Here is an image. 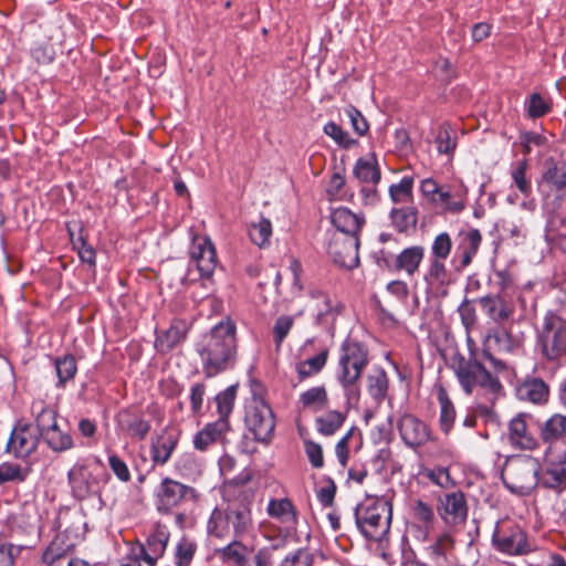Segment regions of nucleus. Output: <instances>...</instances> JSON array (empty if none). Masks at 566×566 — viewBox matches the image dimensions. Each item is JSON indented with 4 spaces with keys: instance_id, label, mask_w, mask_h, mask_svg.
Here are the masks:
<instances>
[{
    "instance_id": "obj_1",
    "label": "nucleus",
    "mask_w": 566,
    "mask_h": 566,
    "mask_svg": "<svg viewBox=\"0 0 566 566\" xmlns=\"http://www.w3.org/2000/svg\"><path fill=\"white\" fill-rule=\"evenodd\" d=\"M195 349L207 377H213L233 365L237 354L235 325L224 319L205 333L195 344Z\"/></svg>"
},
{
    "instance_id": "obj_2",
    "label": "nucleus",
    "mask_w": 566,
    "mask_h": 566,
    "mask_svg": "<svg viewBox=\"0 0 566 566\" xmlns=\"http://www.w3.org/2000/svg\"><path fill=\"white\" fill-rule=\"evenodd\" d=\"M355 521L358 530L367 539L379 542L389 532L391 507L385 500L366 499L356 506Z\"/></svg>"
},
{
    "instance_id": "obj_3",
    "label": "nucleus",
    "mask_w": 566,
    "mask_h": 566,
    "mask_svg": "<svg viewBox=\"0 0 566 566\" xmlns=\"http://www.w3.org/2000/svg\"><path fill=\"white\" fill-rule=\"evenodd\" d=\"M541 464L531 455L509 458L502 470L504 485L515 494H530L539 484Z\"/></svg>"
},
{
    "instance_id": "obj_4",
    "label": "nucleus",
    "mask_w": 566,
    "mask_h": 566,
    "mask_svg": "<svg viewBox=\"0 0 566 566\" xmlns=\"http://www.w3.org/2000/svg\"><path fill=\"white\" fill-rule=\"evenodd\" d=\"M199 496L195 488L168 476L161 479L153 494L155 509L160 515L186 510L188 505L197 504Z\"/></svg>"
},
{
    "instance_id": "obj_5",
    "label": "nucleus",
    "mask_w": 566,
    "mask_h": 566,
    "mask_svg": "<svg viewBox=\"0 0 566 566\" xmlns=\"http://www.w3.org/2000/svg\"><path fill=\"white\" fill-rule=\"evenodd\" d=\"M542 356L547 361L559 363L566 358V318L547 312L537 335Z\"/></svg>"
},
{
    "instance_id": "obj_6",
    "label": "nucleus",
    "mask_w": 566,
    "mask_h": 566,
    "mask_svg": "<svg viewBox=\"0 0 566 566\" xmlns=\"http://www.w3.org/2000/svg\"><path fill=\"white\" fill-rule=\"evenodd\" d=\"M452 368L462 389L469 395L476 387L485 389L493 395L502 390L500 380L476 359H467L459 355L453 358Z\"/></svg>"
},
{
    "instance_id": "obj_7",
    "label": "nucleus",
    "mask_w": 566,
    "mask_h": 566,
    "mask_svg": "<svg viewBox=\"0 0 566 566\" xmlns=\"http://www.w3.org/2000/svg\"><path fill=\"white\" fill-rule=\"evenodd\" d=\"M69 482L73 495L78 500L99 494L111 476L99 461L95 463H75L69 471Z\"/></svg>"
},
{
    "instance_id": "obj_8",
    "label": "nucleus",
    "mask_w": 566,
    "mask_h": 566,
    "mask_svg": "<svg viewBox=\"0 0 566 566\" xmlns=\"http://www.w3.org/2000/svg\"><path fill=\"white\" fill-rule=\"evenodd\" d=\"M367 364L368 349L355 339H345L339 352L337 379L346 390L357 382Z\"/></svg>"
},
{
    "instance_id": "obj_9",
    "label": "nucleus",
    "mask_w": 566,
    "mask_h": 566,
    "mask_svg": "<svg viewBox=\"0 0 566 566\" xmlns=\"http://www.w3.org/2000/svg\"><path fill=\"white\" fill-rule=\"evenodd\" d=\"M244 422L258 442L269 444L276 426L272 408L259 397L253 396L245 406Z\"/></svg>"
},
{
    "instance_id": "obj_10",
    "label": "nucleus",
    "mask_w": 566,
    "mask_h": 566,
    "mask_svg": "<svg viewBox=\"0 0 566 566\" xmlns=\"http://www.w3.org/2000/svg\"><path fill=\"white\" fill-rule=\"evenodd\" d=\"M492 544L496 551L507 555H522L528 552L524 531L510 518H503L496 523Z\"/></svg>"
},
{
    "instance_id": "obj_11",
    "label": "nucleus",
    "mask_w": 566,
    "mask_h": 566,
    "mask_svg": "<svg viewBox=\"0 0 566 566\" xmlns=\"http://www.w3.org/2000/svg\"><path fill=\"white\" fill-rule=\"evenodd\" d=\"M468 504L464 493L454 491L438 499L437 512L446 528L459 532L468 518Z\"/></svg>"
},
{
    "instance_id": "obj_12",
    "label": "nucleus",
    "mask_w": 566,
    "mask_h": 566,
    "mask_svg": "<svg viewBox=\"0 0 566 566\" xmlns=\"http://www.w3.org/2000/svg\"><path fill=\"white\" fill-rule=\"evenodd\" d=\"M358 248V235L333 233L327 252L334 263L350 270L359 264Z\"/></svg>"
},
{
    "instance_id": "obj_13",
    "label": "nucleus",
    "mask_w": 566,
    "mask_h": 566,
    "mask_svg": "<svg viewBox=\"0 0 566 566\" xmlns=\"http://www.w3.org/2000/svg\"><path fill=\"white\" fill-rule=\"evenodd\" d=\"M397 429L403 443L415 451L433 440L429 426L411 413L399 417Z\"/></svg>"
},
{
    "instance_id": "obj_14",
    "label": "nucleus",
    "mask_w": 566,
    "mask_h": 566,
    "mask_svg": "<svg viewBox=\"0 0 566 566\" xmlns=\"http://www.w3.org/2000/svg\"><path fill=\"white\" fill-rule=\"evenodd\" d=\"M482 243V234L478 229L461 230L455 238V251L452 264L455 271H463L468 268L478 254Z\"/></svg>"
},
{
    "instance_id": "obj_15",
    "label": "nucleus",
    "mask_w": 566,
    "mask_h": 566,
    "mask_svg": "<svg viewBox=\"0 0 566 566\" xmlns=\"http://www.w3.org/2000/svg\"><path fill=\"white\" fill-rule=\"evenodd\" d=\"M170 539L169 527L161 522H156L149 530L145 543H142L147 566H156L168 546Z\"/></svg>"
},
{
    "instance_id": "obj_16",
    "label": "nucleus",
    "mask_w": 566,
    "mask_h": 566,
    "mask_svg": "<svg viewBox=\"0 0 566 566\" xmlns=\"http://www.w3.org/2000/svg\"><path fill=\"white\" fill-rule=\"evenodd\" d=\"M532 417L521 412L509 422L507 438L510 444L520 450H534L538 446V440L532 431L528 421Z\"/></svg>"
},
{
    "instance_id": "obj_17",
    "label": "nucleus",
    "mask_w": 566,
    "mask_h": 566,
    "mask_svg": "<svg viewBox=\"0 0 566 566\" xmlns=\"http://www.w3.org/2000/svg\"><path fill=\"white\" fill-rule=\"evenodd\" d=\"M190 256L202 277H210L213 274L217 268V254L214 245L208 237H193Z\"/></svg>"
},
{
    "instance_id": "obj_18",
    "label": "nucleus",
    "mask_w": 566,
    "mask_h": 566,
    "mask_svg": "<svg viewBox=\"0 0 566 566\" xmlns=\"http://www.w3.org/2000/svg\"><path fill=\"white\" fill-rule=\"evenodd\" d=\"M39 443V434L29 424H18L13 428L9 438L7 449L18 458H25L35 451Z\"/></svg>"
},
{
    "instance_id": "obj_19",
    "label": "nucleus",
    "mask_w": 566,
    "mask_h": 566,
    "mask_svg": "<svg viewBox=\"0 0 566 566\" xmlns=\"http://www.w3.org/2000/svg\"><path fill=\"white\" fill-rule=\"evenodd\" d=\"M455 531L446 528L426 548L429 559L434 566L449 565L454 559V534Z\"/></svg>"
},
{
    "instance_id": "obj_20",
    "label": "nucleus",
    "mask_w": 566,
    "mask_h": 566,
    "mask_svg": "<svg viewBox=\"0 0 566 566\" xmlns=\"http://www.w3.org/2000/svg\"><path fill=\"white\" fill-rule=\"evenodd\" d=\"M227 509L234 539H242L253 531L251 509L244 503H229Z\"/></svg>"
},
{
    "instance_id": "obj_21",
    "label": "nucleus",
    "mask_w": 566,
    "mask_h": 566,
    "mask_svg": "<svg viewBox=\"0 0 566 566\" xmlns=\"http://www.w3.org/2000/svg\"><path fill=\"white\" fill-rule=\"evenodd\" d=\"M188 331L189 324L187 321L180 318L174 319L169 328L157 333L155 340L156 349L159 353L170 352L186 339Z\"/></svg>"
},
{
    "instance_id": "obj_22",
    "label": "nucleus",
    "mask_w": 566,
    "mask_h": 566,
    "mask_svg": "<svg viewBox=\"0 0 566 566\" xmlns=\"http://www.w3.org/2000/svg\"><path fill=\"white\" fill-rule=\"evenodd\" d=\"M230 430L228 420L218 419L207 423L193 437V447L199 451H207L211 446L222 442L226 433Z\"/></svg>"
},
{
    "instance_id": "obj_23",
    "label": "nucleus",
    "mask_w": 566,
    "mask_h": 566,
    "mask_svg": "<svg viewBox=\"0 0 566 566\" xmlns=\"http://www.w3.org/2000/svg\"><path fill=\"white\" fill-rule=\"evenodd\" d=\"M117 427L122 433L136 441L144 440L150 430L149 421L128 410L118 413Z\"/></svg>"
},
{
    "instance_id": "obj_24",
    "label": "nucleus",
    "mask_w": 566,
    "mask_h": 566,
    "mask_svg": "<svg viewBox=\"0 0 566 566\" xmlns=\"http://www.w3.org/2000/svg\"><path fill=\"white\" fill-rule=\"evenodd\" d=\"M266 513L271 518L283 524L287 531H294L297 526V510L287 497L271 499L266 507Z\"/></svg>"
},
{
    "instance_id": "obj_25",
    "label": "nucleus",
    "mask_w": 566,
    "mask_h": 566,
    "mask_svg": "<svg viewBox=\"0 0 566 566\" xmlns=\"http://www.w3.org/2000/svg\"><path fill=\"white\" fill-rule=\"evenodd\" d=\"M516 397L522 401L543 405L548 400L549 388L543 379L530 377L516 387Z\"/></svg>"
},
{
    "instance_id": "obj_26",
    "label": "nucleus",
    "mask_w": 566,
    "mask_h": 566,
    "mask_svg": "<svg viewBox=\"0 0 566 566\" xmlns=\"http://www.w3.org/2000/svg\"><path fill=\"white\" fill-rule=\"evenodd\" d=\"M423 258L424 248L422 245L408 247L395 258L394 270L412 276L418 272Z\"/></svg>"
},
{
    "instance_id": "obj_27",
    "label": "nucleus",
    "mask_w": 566,
    "mask_h": 566,
    "mask_svg": "<svg viewBox=\"0 0 566 566\" xmlns=\"http://www.w3.org/2000/svg\"><path fill=\"white\" fill-rule=\"evenodd\" d=\"M541 187L556 191L566 187V160L547 159L545 161Z\"/></svg>"
},
{
    "instance_id": "obj_28",
    "label": "nucleus",
    "mask_w": 566,
    "mask_h": 566,
    "mask_svg": "<svg viewBox=\"0 0 566 566\" xmlns=\"http://www.w3.org/2000/svg\"><path fill=\"white\" fill-rule=\"evenodd\" d=\"M331 221L336 228L335 233L358 235L364 219L353 213L348 208H336L332 211Z\"/></svg>"
},
{
    "instance_id": "obj_29",
    "label": "nucleus",
    "mask_w": 566,
    "mask_h": 566,
    "mask_svg": "<svg viewBox=\"0 0 566 566\" xmlns=\"http://www.w3.org/2000/svg\"><path fill=\"white\" fill-rule=\"evenodd\" d=\"M252 549L242 543V539H233L224 547L217 551L221 562L228 566H251L249 554Z\"/></svg>"
},
{
    "instance_id": "obj_30",
    "label": "nucleus",
    "mask_w": 566,
    "mask_h": 566,
    "mask_svg": "<svg viewBox=\"0 0 566 566\" xmlns=\"http://www.w3.org/2000/svg\"><path fill=\"white\" fill-rule=\"evenodd\" d=\"M467 191L461 188L441 187L431 202L446 211L461 212L465 208Z\"/></svg>"
},
{
    "instance_id": "obj_31",
    "label": "nucleus",
    "mask_w": 566,
    "mask_h": 566,
    "mask_svg": "<svg viewBox=\"0 0 566 566\" xmlns=\"http://www.w3.org/2000/svg\"><path fill=\"white\" fill-rule=\"evenodd\" d=\"M539 484L553 490L566 488V451L558 460H552L546 471L539 476Z\"/></svg>"
},
{
    "instance_id": "obj_32",
    "label": "nucleus",
    "mask_w": 566,
    "mask_h": 566,
    "mask_svg": "<svg viewBox=\"0 0 566 566\" xmlns=\"http://www.w3.org/2000/svg\"><path fill=\"white\" fill-rule=\"evenodd\" d=\"M313 298L316 300V322L321 325L333 324L340 312V306L323 292H313Z\"/></svg>"
},
{
    "instance_id": "obj_33",
    "label": "nucleus",
    "mask_w": 566,
    "mask_h": 566,
    "mask_svg": "<svg viewBox=\"0 0 566 566\" xmlns=\"http://www.w3.org/2000/svg\"><path fill=\"white\" fill-rule=\"evenodd\" d=\"M412 512L415 520L422 524V526L418 528L416 538L418 541L426 542L428 541L430 531L436 522L433 509L422 500H416L413 502Z\"/></svg>"
},
{
    "instance_id": "obj_34",
    "label": "nucleus",
    "mask_w": 566,
    "mask_h": 566,
    "mask_svg": "<svg viewBox=\"0 0 566 566\" xmlns=\"http://www.w3.org/2000/svg\"><path fill=\"white\" fill-rule=\"evenodd\" d=\"M353 174L359 182L367 185H377L381 179V172L374 155L359 158L354 166Z\"/></svg>"
},
{
    "instance_id": "obj_35",
    "label": "nucleus",
    "mask_w": 566,
    "mask_h": 566,
    "mask_svg": "<svg viewBox=\"0 0 566 566\" xmlns=\"http://www.w3.org/2000/svg\"><path fill=\"white\" fill-rule=\"evenodd\" d=\"M485 314L496 323L509 319L513 314V308L502 297L486 295L479 300Z\"/></svg>"
},
{
    "instance_id": "obj_36",
    "label": "nucleus",
    "mask_w": 566,
    "mask_h": 566,
    "mask_svg": "<svg viewBox=\"0 0 566 566\" xmlns=\"http://www.w3.org/2000/svg\"><path fill=\"white\" fill-rule=\"evenodd\" d=\"M178 443V434L174 432H165L158 437L157 441L153 443L150 453L154 463L164 465L168 462Z\"/></svg>"
},
{
    "instance_id": "obj_37",
    "label": "nucleus",
    "mask_w": 566,
    "mask_h": 566,
    "mask_svg": "<svg viewBox=\"0 0 566 566\" xmlns=\"http://www.w3.org/2000/svg\"><path fill=\"white\" fill-rule=\"evenodd\" d=\"M32 412L35 418L36 432L42 436L57 424V412L54 408L46 406L43 401H34Z\"/></svg>"
},
{
    "instance_id": "obj_38",
    "label": "nucleus",
    "mask_w": 566,
    "mask_h": 566,
    "mask_svg": "<svg viewBox=\"0 0 566 566\" xmlns=\"http://www.w3.org/2000/svg\"><path fill=\"white\" fill-rule=\"evenodd\" d=\"M541 438L546 443L560 440L566 434V416L555 413L549 417L539 428Z\"/></svg>"
},
{
    "instance_id": "obj_39",
    "label": "nucleus",
    "mask_w": 566,
    "mask_h": 566,
    "mask_svg": "<svg viewBox=\"0 0 566 566\" xmlns=\"http://www.w3.org/2000/svg\"><path fill=\"white\" fill-rule=\"evenodd\" d=\"M437 399L440 405L439 427L443 433L448 434L455 420V408L443 387H439Z\"/></svg>"
},
{
    "instance_id": "obj_40",
    "label": "nucleus",
    "mask_w": 566,
    "mask_h": 566,
    "mask_svg": "<svg viewBox=\"0 0 566 566\" xmlns=\"http://www.w3.org/2000/svg\"><path fill=\"white\" fill-rule=\"evenodd\" d=\"M328 349L324 348L315 356L301 360L295 364V371L300 380L310 378L318 374L327 363Z\"/></svg>"
},
{
    "instance_id": "obj_41",
    "label": "nucleus",
    "mask_w": 566,
    "mask_h": 566,
    "mask_svg": "<svg viewBox=\"0 0 566 566\" xmlns=\"http://www.w3.org/2000/svg\"><path fill=\"white\" fill-rule=\"evenodd\" d=\"M71 548L72 546L65 543L63 536H55L42 554L43 564L46 566H60L61 562L71 552Z\"/></svg>"
},
{
    "instance_id": "obj_42",
    "label": "nucleus",
    "mask_w": 566,
    "mask_h": 566,
    "mask_svg": "<svg viewBox=\"0 0 566 566\" xmlns=\"http://www.w3.org/2000/svg\"><path fill=\"white\" fill-rule=\"evenodd\" d=\"M447 259H437L430 256L429 265L424 274V280L432 285L447 286L451 283L450 272L446 265Z\"/></svg>"
},
{
    "instance_id": "obj_43",
    "label": "nucleus",
    "mask_w": 566,
    "mask_h": 566,
    "mask_svg": "<svg viewBox=\"0 0 566 566\" xmlns=\"http://www.w3.org/2000/svg\"><path fill=\"white\" fill-rule=\"evenodd\" d=\"M42 439L48 444V447L54 452H64L73 448V439L72 436L62 430L59 423L43 433Z\"/></svg>"
},
{
    "instance_id": "obj_44",
    "label": "nucleus",
    "mask_w": 566,
    "mask_h": 566,
    "mask_svg": "<svg viewBox=\"0 0 566 566\" xmlns=\"http://www.w3.org/2000/svg\"><path fill=\"white\" fill-rule=\"evenodd\" d=\"M367 391L377 403L384 401L388 392V377L384 369H375L368 375Z\"/></svg>"
},
{
    "instance_id": "obj_45",
    "label": "nucleus",
    "mask_w": 566,
    "mask_h": 566,
    "mask_svg": "<svg viewBox=\"0 0 566 566\" xmlns=\"http://www.w3.org/2000/svg\"><path fill=\"white\" fill-rule=\"evenodd\" d=\"M248 233L252 243L261 249L266 248L271 242L272 223L269 219L262 217L258 222L248 226Z\"/></svg>"
},
{
    "instance_id": "obj_46",
    "label": "nucleus",
    "mask_w": 566,
    "mask_h": 566,
    "mask_svg": "<svg viewBox=\"0 0 566 566\" xmlns=\"http://www.w3.org/2000/svg\"><path fill=\"white\" fill-rule=\"evenodd\" d=\"M210 536L224 538L231 533L227 509H214L207 524Z\"/></svg>"
},
{
    "instance_id": "obj_47",
    "label": "nucleus",
    "mask_w": 566,
    "mask_h": 566,
    "mask_svg": "<svg viewBox=\"0 0 566 566\" xmlns=\"http://www.w3.org/2000/svg\"><path fill=\"white\" fill-rule=\"evenodd\" d=\"M345 419L346 415L340 411H327L326 413L316 418V429L322 436H333L343 426Z\"/></svg>"
},
{
    "instance_id": "obj_48",
    "label": "nucleus",
    "mask_w": 566,
    "mask_h": 566,
    "mask_svg": "<svg viewBox=\"0 0 566 566\" xmlns=\"http://www.w3.org/2000/svg\"><path fill=\"white\" fill-rule=\"evenodd\" d=\"M328 397L324 386L312 387L300 396V403L304 409L319 411L327 406Z\"/></svg>"
},
{
    "instance_id": "obj_49",
    "label": "nucleus",
    "mask_w": 566,
    "mask_h": 566,
    "mask_svg": "<svg viewBox=\"0 0 566 566\" xmlns=\"http://www.w3.org/2000/svg\"><path fill=\"white\" fill-rule=\"evenodd\" d=\"M197 552V543L188 537L182 536L175 548V565L176 566H190Z\"/></svg>"
},
{
    "instance_id": "obj_50",
    "label": "nucleus",
    "mask_w": 566,
    "mask_h": 566,
    "mask_svg": "<svg viewBox=\"0 0 566 566\" xmlns=\"http://www.w3.org/2000/svg\"><path fill=\"white\" fill-rule=\"evenodd\" d=\"M413 178L403 177L389 187V196L395 203H408L412 199Z\"/></svg>"
},
{
    "instance_id": "obj_51",
    "label": "nucleus",
    "mask_w": 566,
    "mask_h": 566,
    "mask_svg": "<svg viewBox=\"0 0 566 566\" xmlns=\"http://www.w3.org/2000/svg\"><path fill=\"white\" fill-rule=\"evenodd\" d=\"M55 370L59 378V385L63 386L69 380L73 379L77 366L74 356L64 355L55 359Z\"/></svg>"
},
{
    "instance_id": "obj_52",
    "label": "nucleus",
    "mask_w": 566,
    "mask_h": 566,
    "mask_svg": "<svg viewBox=\"0 0 566 566\" xmlns=\"http://www.w3.org/2000/svg\"><path fill=\"white\" fill-rule=\"evenodd\" d=\"M323 132L342 148L349 149L357 144V142L350 138L349 134L335 122L326 123Z\"/></svg>"
},
{
    "instance_id": "obj_53",
    "label": "nucleus",
    "mask_w": 566,
    "mask_h": 566,
    "mask_svg": "<svg viewBox=\"0 0 566 566\" xmlns=\"http://www.w3.org/2000/svg\"><path fill=\"white\" fill-rule=\"evenodd\" d=\"M453 241L448 232H440L432 241L430 256L448 259L451 254Z\"/></svg>"
},
{
    "instance_id": "obj_54",
    "label": "nucleus",
    "mask_w": 566,
    "mask_h": 566,
    "mask_svg": "<svg viewBox=\"0 0 566 566\" xmlns=\"http://www.w3.org/2000/svg\"><path fill=\"white\" fill-rule=\"evenodd\" d=\"M237 389L234 386L228 387L226 390L217 395L216 401L219 412L218 419L228 420L229 415L232 412Z\"/></svg>"
},
{
    "instance_id": "obj_55",
    "label": "nucleus",
    "mask_w": 566,
    "mask_h": 566,
    "mask_svg": "<svg viewBox=\"0 0 566 566\" xmlns=\"http://www.w3.org/2000/svg\"><path fill=\"white\" fill-rule=\"evenodd\" d=\"M527 163L526 160H520L515 163L511 170V176L514 185L523 195H528L531 192V182L526 177Z\"/></svg>"
},
{
    "instance_id": "obj_56",
    "label": "nucleus",
    "mask_w": 566,
    "mask_h": 566,
    "mask_svg": "<svg viewBox=\"0 0 566 566\" xmlns=\"http://www.w3.org/2000/svg\"><path fill=\"white\" fill-rule=\"evenodd\" d=\"M526 111L530 117L538 118L551 111V104L539 93H533L526 102Z\"/></svg>"
},
{
    "instance_id": "obj_57",
    "label": "nucleus",
    "mask_w": 566,
    "mask_h": 566,
    "mask_svg": "<svg viewBox=\"0 0 566 566\" xmlns=\"http://www.w3.org/2000/svg\"><path fill=\"white\" fill-rule=\"evenodd\" d=\"M142 562L146 564V556L142 542L136 541L128 544V552L122 558L119 566H142Z\"/></svg>"
},
{
    "instance_id": "obj_58",
    "label": "nucleus",
    "mask_w": 566,
    "mask_h": 566,
    "mask_svg": "<svg viewBox=\"0 0 566 566\" xmlns=\"http://www.w3.org/2000/svg\"><path fill=\"white\" fill-rule=\"evenodd\" d=\"M294 325V318L289 315H282L276 318L274 326H273V339L279 348L285 337L289 335L291 328Z\"/></svg>"
},
{
    "instance_id": "obj_59",
    "label": "nucleus",
    "mask_w": 566,
    "mask_h": 566,
    "mask_svg": "<svg viewBox=\"0 0 566 566\" xmlns=\"http://www.w3.org/2000/svg\"><path fill=\"white\" fill-rule=\"evenodd\" d=\"M391 218L400 231L413 227L417 223V214L411 209H392Z\"/></svg>"
},
{
    "instance_id": "obj_60",
    "label": "nucleus",
    "mask_w": 566,
    "mask_h": 566,
    "mask_svg": "<svg viewBox=\"0 0 566 566\" xmlns=\"http://www.w3.org/2000/svg\"><path fill=\"white\" fill-rule=\"evenodd\" d=\"M304 450L311 465L321 469L324 465L323 448L319 443L312 440H304Z\"/></svg>"
},
{
    "instance_id": "obj_61",
    "label": "nucleus",
    "mask_w": 566,
    "mask_h": 566,
    "mask_svg": "<svg viewBox=\"0 0 566 566\" xmlns=\"http://www.w3.org/2000/svg\"><path fill=\"white\" fill-rule=\"evenodd\" d=\"M345 177L338 172L332 175L326 193L329 200H342L344 198Z\"/></svg>"
},
{
    "instance_id": "obj_62",
    "label": "nucleus",
    "mask_w": 566,
    "mask_h": 566,
    "mask_svg": "<svg viewBox=\"0 0 566 566\" xmlns=\"http://www.w3.org/2000/svg\"><path fill=\"white\" fill-rule=\"evenodd\" d=\"M345 113L350 119L354 132L359 136H364L368 132L369 125L363 114L353 106L346 108Z\"/></svg>"
},
{
    "instance_id": "obj_63",
    "label": "nucleus",
    "mask_w": 566,
    "mask_h": 566,
    "mask_svg": "<svg viewBox=\"0 0 566 566\" xmlns=\"http://www.w3.org/2000/svg\"><path fill=\"white\" fill-rule=\"evenodd\" d=\"M520 140L525 154H530L534 147H543L547 144V138L544 135L534 132L523 133Z\"/></svg>"
},
{
    "instance_id": "obj_64",
    "label": "nucleus",
    "mask_w": 566,
    "mask_h": 566,
    "mask_svg": "<svg viewBox=\"0 0 566 566\" xmlns=\"http://www.w3.org/2000/svg\"><path fill=\"white\" fill-rule=\"evenodd\" d=\"M312 555L305 549H298L294 554L286 556L281 566H312Z\"/></svg>"
}]
</instances>
